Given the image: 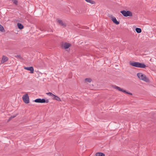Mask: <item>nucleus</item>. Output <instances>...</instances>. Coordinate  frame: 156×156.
I'll use <instances>...</instances> for the list:
<instances>
[{"label": "nucleus", "mask_w": 156, "mask_h": 156, "mask_svg": "<svg viewBox=\"0 0 156 156\" xmlns=\"http://www.w3.org/2000/svg\"><path fill=\"white\" fill-rule=\"evenodd\" d=\"M129 64L132 66L138 68H144L146 67V65L142 63H140L138 62H130Z\"/></svg>", "instance_id": "nucleus-1"}, {"label": "nucleus", "mask_w": 156, "mask_h": 156, "mask_svg": "<svg viewBox=\"0 0 156 156\" xmlns=\"http://www.w3.org/2000/svg\"><path fill=\"white\" fill-rule=\"evenodd\" d=\"M87 2L91 3L92 4H94L95 3V2L91 0H85Z\"/></svg>", "instance_id": "nucleus-15"}, {"label": "nucleus", "mask_w": 156, "mask_h": 156, "mask_svg": "<svg viewBox=\"0 0 156 156\" xmlns=\"http://www.w3.org/2000/svg\"><path fill=\"white\" fill-rule=\"evenodd\" d=\"M85 80L88 82H90L91 81V79L90 78H87L85 79Z\"/></svg>", "instance_id": "nucleus-18"}, {"label": "nucleus", "mask_w": 156, "mask_h": 156, "mask_svg": "<svg viewBox=\"0 0 156 156\" xmlns=\"http://www.w3.org/2000/svg\"><path fill=\"white\" fill-rule=\"evenodd\" d=\"M120 13L125 17L131 16H132V12L130 11L123 10L121 11Z\"/></svg>", "instance_id": "nucleus-3"}, {"label": "nucleus", "mask_w": 156, "mask_h": 156, "mask_svg": "<svg viewBox=\"0 0 156 156\" xmlns=\"http://www.w3.org/2000/svg\"><path fill=\"white\" fill-rule=\"evenodd\" d=\"M53 99L58 101H61V99L59 97H58V96H57L55 95H54Z\"/></svg>", "instance_id": "nucleus-12"}, {"label": "nucleus", "mask_w": 156, "mask_h": 156, "mask_svg": "<svg viewBox=\"0 0 156 156\" xmlns=\"http://www.w3.org/2000/svg\"><path fill=\"white\" fill-rule=\"evenodd\" d=\"M8 60V58L7 57L5 56H3L2 57L1 62V63L2 64L3 63L7 61Z\"/></svg>", "instance_id": "nucleus-8"}, {"label": "nucleus", "mask_w": 156, "mask_h": 156, "mask_svg": "<svg viewBox=\"0 0 156 156\" xmlns=\"http://www.w3.org/2000/svg\"><path fill=\"white\" fill-rule=\"evenodd\" d=\"M15 56L17 58H19L20 59H21V56L20 55H15Z\"/></svg>", "instance_id": "nucleus-21"}, {"label": "nucleus", "mask_w": 156, "mask_h": 156, "mask_svg": "<svg viewBox=\"0 0 156 156\" xmlns=\"http://www.w3.org/2000/svg\"><path fill=\"white\" fill-rule=\"evenodd\" d=\"M36 103H48L49 101L48 99L45 100L44 99L37 98L34 101Z\"/></svg>", "instance_id": "nucleus-4"}, {"label": "nucleus", "mask_w": 156, "mask_h": 156, "mask_svg": "<svg viewBox=\"0 0 156 156\" xmlns=\"http://www.w3.org/2000/svg\"><path fill=\"white\" fill-rule=\"evenodd\" d=\"M12 1H13V3L16 4V5H17V3H18V1L17 0H12Z\"/></svg>", "instance_id": "nucleus-20"}, {"label": "nucleus", "mask_w": 156, "mask_h": 156, "mask_svg": "<svg viewBox=\"0 0 156 156\" xmlns=\"http://www.w3.org/2000/svg\"><path fill=\"white\" fill-rule=\"evenodd\" d=\"M24 69L29 71H30V73H34V69L32 66L24 67Z\"/></svg>", "instance_id": "nucleus-7"}, {"label": "nucleus", "mask_w": 156, "mask_h": 156, "mask_svg": "<svg viewBox=\"0 0 156 156\" xmlns=\"http://www.w3.org/2000/svg\"><path fill=\"white\" fill-rule=\"evenodd\" d=\"M4 30V28L0 24V30L3 31Z\"/></svg>", "instance_id": "nucleus-19"}, {"label": "nucleus", "mask_w": 156, "mask_h": 156, "mask_svg": "<svg viewBox=\"0 0 156 156\" xmlns=\"http://www.w3.org/2000/svg\"><path fill=\"white\" fill-rule=\"evenodd\" d=\"M113 87L115 89L119 90V91H121L122 92L125 93L126 94H128L131 95L132 94V93H131L128 92L127 91H126V90H124L122 89L120 87H118L117 86H113Z\"/></svg>", "instance_id": "nucleus-6"}, {"label": "nucleus", "mask_w": 156, "mask_h": 156, "mask_svg": "<svg viewBox=\"0 0 156 156\" xmlns=\"http://www.w3.org/2000/svg\"><path fill=\"white\" fill-rule=\"evenodd\" d=\"M46 94L49 96H52L53 97H54V95H55L51 92L47 93H46Z\"/></svg>", "instance_id": "nucleus-17"}, {"label": "nucleus", "mask_w": 156, "mask_h": 156, "mask_svg": "<svg viewBox=\"0 0 156 156\" xmlns=\"http://www.w3.org/2000/svg\"><path fill=\"white\" fill-rule=\"evenodd\" d=\"M136 30L137 33H140L141 32V30L140 28H136Z\"/></svg>", "instance_id": "nucleus-16"}, {"label": "nucleus", "mask_w": 156, "mask_h": 156, "mask_svg": "<svg viewBox=\"0 0 156 156\" xmlns=\"http://www.w3.org/2000/svg\"><path fill=\"white\" fill-rule=\"evenodd\" d=\"M58 22L60 24L61 26L63 27H65L66 26V24L65 23L63 22L62 21L60 20H58Z\"/></svg>", "instance_id": "nucleus-11"}, {"label": "nucleus", "mask_w": 156, "mask_h": 156, "mask_svg": "<svg viewBox=\"0 0 156 156\" xmlns=\"http://www.w3.org/2000/svg\"><path fill=\"white\" fill-rule=\"evenodd\" d=\"M96 156H105V154L102 153L100 152L97 153L96 154Z\"/></svg>", "instance_id": "nucleus-14"}, {"label": "nucleus", "mask_w": 156, "mask_h": 156, "mask_svg": "<svg viewBox=\"0 0 156 156\" xmlns=\"http://www.w3.org/2000/svg\"><path fill=\"white\" fill-rule=\"evenodd\" d=\"M70 45L71 44L69 43H66L63 44L62 47L66 49L68 48Z\"/></svg>", "instance_id": "nucleus-10"}, {"label": "nucleus", "mask_w": 156, "mask_h": 156, "mask_svg": "<svg viewBox=\"0 0 156 156\" xmlns=\"http://www.w3.org/2000/svg\"><path fill=\"white\" fill-rule=\"evenodd\" d=\"M23 101L26 104H28L30 102L29 98L27 94L24 95L22 97Z\"/></svg>", "instance_id": "nucleus-5"}, {"label": "nucleus", "mask_w": 156, "mask_h": 156, "mask_svg": "<svg viewBox=\"0 0 156 156\" xmlns=\"http://www.w3.org/2000/svg\"><path fill=\"white\" fill-rule=\"evenodd\" d=\"M16 116V115H15L14 116H11V118H14Z\"/></svg>", "instance_id": "nucleus-22"}, {"label": "nucleus", "mask_w": 156, "mask_h": 156, "mask_svg": "<svg viewBox=\"0 0 156 156\" xmlns=\"http://www.w3.org/2000/svg\"><path fill=\"white\" fill-rule=\"evenodd\" d=\"M17 25L18 28L20 29H22L23 27V26L21 24L18 23L17 24Z\"/></svg>", "instance_id": "nucleus-13"}, {"label": "nucleus", "mask_w": 156, "mask_h": 156, "mask_svg": "<svg viewBox=\"0 0 156 156\" xmlns=\"http://www.w3.org/2000/svg\"><path fill=\"white\" fill-rule=\"evenodd\" d=\"M111 20L116 25L119 24V22L117 20L116 18L115 17H112Z\"/></svg>", "instance_id": "nucleus-9"}, {"label": "nucleus", "mask_w": 156, "mask_h": 156, "mask_svg": "<svg viewBox=\"0 0 156 156\" xmlns=\"http://www.w3.org/2000/svg\"><path fill=\"white\" fill-rule=\"evenodd\" d=\"M137 75L140 79L143 80L146 82H149L148 78L147 77L146 75L141 73H137Z\"/></svg>", "instance_id": "nucleus-2"}]
</instances>
